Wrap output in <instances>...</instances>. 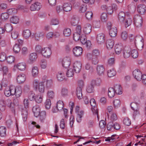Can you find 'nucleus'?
Listing matches in <instances>:
<instances>
[{
  "instance_id": "64",
  "label": "nucleus",
  "mask_w": 146,
  "mask_h": 146,
  "mask_svg": "<svg viewBox=\"0 0 146 146\" xmlns=\"http://www.w3.org/2000/svg\"><path fill=\"white\" fill-rule=\"evenodd\" d=\"M94 87L92 84L88 85L87 87L86 91L89 93L92 92L94 91Z\"/></svg>"
},
{
  "instance_id": "49",
  "label": "nucleus",
  "mask_w": 146,
  "mask_h": 146,
  "mask_svg": "<svg viewBox=\"0 0 146 146\" xmlns=\"http://www.w3.org/2000/svg\"><path fill=\"white\" fill-rule=\"evenodd\" d=\"M132 20L130 18H128L125 19V27L127 28L131 25L132 23Z\"/></svg>"
},
{
  "instance_id": "44",
  "label": "nucleus",
  "mask_w": 146,
  "mask_h": 146,
  "mask_svg": "<svg viewBox=\"0 0 146 146\" xmlns=\"http://www.w3.org/2000/svg\"><path fill=\"white\" fill-rule=\"evenodd\" d=\"M87 9V6L84 4L81 5L79 9V11L80 13H84Z\"/></svg>"
},
{
  "instance_id": "11",
  "label": "nucleus",
  "mask_w": 146,
  "mask_h": 146,
  "mask_svg": "<svg viewBox=\"0 0 146 146\" xmlns=\"http://www.w3.org/2000/svg\"><path fill=\"white\" fill-rule=\"evenodd\" d=\"M81 30V26L79 25L77 26L73 34V36H85V35L82 34Z\"/></svg>"
},
{
  "instance_id": "62",
  "label": "nucleus",
  "mask_w": 146,
  "mask_h": 146,
  "mask_svg": "<svg viewBox=\"0 0 146 146\" xmlns=\"http://www.w3.org/2000/svg\"><path fill=\"white\" fill-rule=\"evenodd\" d=\"M31 34V31L29 30H24L22 33L23 36H30Z\"/></svg>"
},
{
  "instance_id": "58",
  "label": "nucleus",
  "mask_w": 146,
  "mask_h": 146,
  "mask_svg": "<svg viewBox=\"0 0 146 146\" xmlns=\"http://www.w3.org/2000/svg\"><path fill=\"white\" fill-rule=\"evenodd\" d=\"M93 26L96 28H99L101 26V24L100 21L95 20L93 22Z\"/></svg>"
},
{
  "instance_id": "50",
  "label": "nucleus",
  "mask_w": 146,
  "mask_h": 146,
  "mask_svg": "<svg viewBox=\"0 0 146 146\" xmlns=\"http://www.w3.org/2000/svg\"><path fill=\"white\" fill-rule=\"evenodd\" d=\"M70 23L73 26H75L78 23V20L77 17H73L70 20Z\"/></svg>"
},
{
  "instance_id": "21",
  "label": "nucleus",
  "mask_w": 146,
  "mask_h": 146,
  "mask_svg": "<svg viewBox=\"0 0 146 146\" xmlns=\"http://www.w3.org/2000/svg\"><path fill=\"white\" fill-rule=\"evenodd\" d=\"M33 111L34 115L37 117L40 115V107L38 105H36L34 106L33 108Z\"/></svg>"
},
{
  "instance_id": "18",
  "label": "nucleus",
  "mask_w": 146,
  "mask_h": 146,
  "mask_svg": "<svg viewBox=\"0 0 146 146\" xmlns=\"http://www.w3.org/2000/svg\"><path fill=\"white\" fill-rule=\"evenodd\" d=\"M125 14L124 12H120L118 15V22L120 23H124L125 19Z\"/></svg>"
},
{
  "instance_id": "16",
  "label": "nucleus",
  "mask_w": 146,
  "mask_h": 146,
  "mask_svg": "<svg viewBox=\"0 0 146 146\" xmlns=\"http://www.w3.org/2000/svg\"><path fill=\"white\" fill-rule=\"evenodd\" d=\"M72 6L71 4L68 2H66L63 4L62 8L63 10L65 12H68L72 9Z\"/></svg>"
},
{
  "instance_id": "59",
  "label": "nucleus",
  "mask_w": 146,
  "mask_h": 146,
  "mask_svg": "<svg viewBox=\"0 0 146 146\" xmlns=\"http://www.w3.org/2000/svg\"><path fill=\"white\" fill-rule=\"evenodd\" d=\"M36 96L33 91H31L29 92V98L31 101L35 100Z\"/></svg>"
},
{
  "instance_id": "31",
  "label": "nucleus",
  "mask_w": 146,
  "mask_h": 146,
  "mask_svg": "<svg viewBox=\"0 0 146 146\" xmlns=\"http://www.w3.org/2000/svg\"><path fill=\"white\" fill-rule=\"evenodd\" d=\"M82 89L81 88H78L76 89V93L78 98L79 99H80L82 98Z\"/></svg>"
},
{
  "instance_id": "57",
  "label": "nucleus",
  "mask_w": 146,
  "mask_h": 146,
  "mask_svg": "<svg viewBox=\"0 0 146 146\" xmlns=\"http://www.w3.org/2000/svg\"><path fill=\"white\" fill-rule=\"evenodd\" d=\"M50 23L51 25H56L59 24V21L58 19L56 18H52L50 20Z\"/></svg>"
},
{
  "instance_id": "36",
  "label": "nucleus",
  "mask_w": 146,
  "mask_h": 146,
  "mask_svg": "<svg viewBox=\"0 0 146 146\" xmlns=\"http://www.w3.org/2000/svg\"><path fill=\"white\" fill-rule=\"evenodd\" d=\"M15 96L17 98L19 97L21 95L22 90L20 86H17L16 88Z\"/></svg>"
},
{
  "instance_id": "14",
  "label": "nucleus",
  "mask_w": 146,
  "mask_h": 146,
  "mask_svg": "<svg viewBox=\"0 0 146 146\" xmlns=\"http://www.w3.org/2000/svg\"><path fill=\"white\" fill-rule=\"evenodd\" d=\"M82 64L80 61H76L74 64V69L76 73H79L81 69Z\"/></svg>"
},
{
  "instance_id": "42",
  "label": "nucleus",
  "mask_w": 146,
  "mask_h": 146,
  "mask_svg": "<svg viewBox=\"0 0 146 146\" xmlns=\"http://www.w3.org/2000/svg\"><path fill=\"white\" fill-rule=\"evenodd\" d=\"M17 12V9L14 8L9 9L7 11V12L9 15H14Z\"/></svg>"
},
{
  "instance_id": "55",
  "label": "nucleus",
  "mask_w": 146,
  "mask_h": 146,
  "mask_svg": "<svg viewBox=\"0 0 146 146\" xmlns=\"http://www.w3.org/2000/svg\"><path fill=\"white\" fill-rule=\"evenodd\" d=\"M9 15L7 12L2 13L1 15V18L2 20H6L9 18Z\"/></svg>"
},
{
  "instance_id": "7",
  "label": "nucleus",
  "mask_w": 146,
  "mask_h": 146,
  "mask_svg": "<svg viewBox=\"0 0 146 146\" xmlns=\"http://www.w3.org/2000/svg\"><path fill=\"white\" fill-rule=\"evenodd\" d=\"M42 7L40 3L38 2H35L31 5L30 7V9L31 11H38Z\"/></svg>"
},
{
  "instance_id": "13",
  "label": "nucleus",
  "mask_w": 146,
  "mask_h": 146,
  "mask_svg": "<svg viewBox=\"0 0 146 146\" xmlns=\"http://www.w3.org/2000/svg\"><path fill=\"white\" fill-rule=\"evenodd\" d=\"M131 54V49L128 47H125L123 50V55L125 58H128Z\"/></svg>"
},
{
  "instance_id": "8",
  "label": "nucleus",
  "mask_w": 146,
  "mask_h": 146,
  "mask_svg": "<svg viewBox=\"0 0 146 146\" xmlns=\"http://www.w3.org/2000/svg\"><path fill=\"white\" fill-rule=\"evenodd\" d=\"M133 76L137 80H141L142 74L140 70L138 69L135 70L133 71Z\"/></svg>"
},
{
  "instance_id": "3",
  "label": "nucleus",
  "mask_w": 146,
  "mask_h": 146,
  "mask_svg": "<svg viewBox=\"0 0 146 146\" xmlns=\"http://www.w3.org/2000/svg\"><path fill=\"white\" fill-rule=\"evenodd\" d=\"M101 9L103 10H106L108 14L111 15L114 11L117 9V7L115 5L110 6H107L105 5H103L101 6Z\"/></svg>"
},
{
  "instance_id": "47",
  "label": "nucleus",
  "mask_w": 146,
  "mask_h": 146,
  "mask_svg": "<svg viewBox=\"0 0 146 146\" xmlns=\"http://www.w3.org/2000/svg\"><path fill=\"white\" fill-rule=\"evenodd\" d=\"M28 115L27 111V110H23L22 111V115L23 120L24 122L26 121Z\"/></svg>"
},
{
  "instance_id": "20",
  "label": "nucleus",
  "mask_w": 146,
  "mask_h": 146,
  "mask_svg": "<svg viewBox=\"0 0 146 146\" xmlns=\"http://www.w3.org/2000/svg\"><path fill=\"white\" fill-rule=\"evenodd\" d=\"M123 49L122 44H116L115 47V50L116 53L117 54H120Z\"/></svg>"
},
{
  "instance_id": "48",
  "label": "nucleus",
  "mask_w": 146,
  "mask_h": 146,
  "mask_svg": "<svg viewBox=\"0 0 146 146\" xmlns=\"http://www.w3.org/2000/svg\"><path fill=\"white\" fill-rule=\"evenodd\" d=\"M47 96L50 99H53L55 96L54 93L52 90H48L47 92Z\"/></svg>"
},
{
  "instance_id": "39",
  "label": "nucleus",
  "mask_w": 146,
  "mask_h": 146,
  "mask_svg": "<svg viewBox=\"0 0 146 146\" xmlns=\"http://www.w3.org/2000/svg\"><path fill=\"white\" fill-rule=\"evenodd\" d=\"M40 119L42 122H43L46 117V113L44 111H41L40 113Z\"/></svg>"
},
{
  "instance_id": "61",
  "label": "nucleus",
  "mask_w": 146,
  "mask_h": 146,
  "mask_svg": "<svg viewBox=\"0 0 146 146\" xmlns=\"http://www.w3.org/2000/svg\"><path fill=\"white\" fill-rule=\"evenodd\" d=\"M5 31L7 32L11 31L13 29L12 27L10 24H6L5 26Z\"/></svg>"
},
{
  "instance_id": "12",
  "label": "nucleus",
  "mask_w": 146,
  "mask_h": 146,
  "mask_svg": "<svg viewBox=\"0 0 146 146\" xmlns=\"http://www.w3.org/2000/svg\"><path fill=\"white\" fill-rule=\"evenodd\" d=\"M92 27L91 25L88 23L84 25L83 30L84 33V35L89 34L91 31Z\"/></svg>"
},
{
  "instance_id": "23",
  "label": "nucleus",
  "mask_w": 146,
  "mask_h": 146,
  "mask_svg": "<svg viewBox=\"0 0 146 146\" xmlns=\"http://www.w3.org/2000/svg\"><path fill=\"white\" fill-rule=\"evenodd\" d=\"M26 64L24 63H19L14 66L15 68H16L19 70L21 71L24 70L26 68Z\"/></svg>"
},
{
  "instance_id": "46",
  "label": "nucleus",
  "mask_w": 146,
  "mask_h": 146,
  "mask_svg": "<svg viewBox=\"0 0 146 146\" xmlns=\"http://www.w3.org/2000/svg\"><path fill=\"white\" fill-rule=\"evenodd\" d=\"M40 64L41 68L43 69H45L47 66L46 61L44 59L41 60Z\"/></svg>"
},
{
  "instance_id": "30",
  "label": "nucleus",
  "mask_w": 146,
  "mask_h": 146,
  "mask_svg": "<svg viewBox=\"0 0 146 146\" xmlns=\"http://www.w3.org/2000/svg\"><path fill=\"white\" fill-rule=\"evenodd\" d=\"M84 114V112L83 110H81L77 115L76 121L78 123H80L81 122L82 117Z\"/></svg>"
},
{
  "instance_id": "4",
  "label": "nucleus",
  "mask_w": 146,
  "mask_h": 146,
  "mask_svg": "<svg viewBox=\"0 0 146 146\" xmlns=\"http://www.w3.org/2000/svg\"><path fill=\"white\" fill-rule=\"evenodd\" d=\"M64 106L63 102L61 100L58 101L57 103L56 106L55 107H53L52 109V112L54 113L57 112L58 111L62 110Z\"/></svg>"
},
{
  "instance_id": "43",
  "label": "nucleus",
  "mask_w": 146,
  "mask_h": 146,
  "mask_svg": "<svg viewBox=\"0 0 146 146\" xmlns=\"http://www.w3.org/2000/svg\"><path fill=\"white\" fill-rule=\"evenodd\" d=\"M116 74V72L113 69L110 70L108 71L107 75L109 77H112Z\"/></svg>"
},
{
  "instance_id": "26",
  "label": "nucleus",
  "mask_w": 146,
  "mask_h": 146,
  "mask_svg": "<svg viewBox=\"0 0 146 146\" xmlns=\"http://www.w3.org/2000/svg\"><path fill=\"white\" fill-rule=\"evenodd\" d=\"M9 68L7 66H3L1 71H3V75L4 76H5L7 75L8 78L11 77V73L9 72Z\"/></svg>"
},
{
  "instance_id": "51",
  "label": "nucleus",
  "mask_w": 146,
  "mask_h": 146,
  "mask_svg": "<svg viewBox=\"0 0 146 146\" xmlns=\"http://www.w3.org/2000/svg\"><path fill=\"white\" fill-rule=\"evenodd\" d=\"M5 109V104L4 100H0V110L1 111H4Z\"/></svg>"
},
{
  "instance_id": "41",
  "label": "nucleus",
  "mask_w": 146,
  "mask_h": 146,
  "mask_svg": "<svg viewBox=\"0 0 146 146\" xmlns=\"http://www.w3.org/2000/svg\"><path fill=\"white\" fill-rule=\"evenodd\" d=\"M71 33V29L68 28H65L63 31V35L65 36H69Z\"/></svg>"
},
{
  "instance_id": "37",
  "label": "nucleus",
  "mask_w": 146,
  "mask_h": 146,
  "mask_svg": "<svg viewBox=\"0 0 146 146\" xmlns=\"http://www.w3.org/2000/svg\"><path fill=\"white\" fill-rule=\"evenodd\" d=\"M19 18L17 16H13L10 19V21L11 23L17 24L19 22Z\"/></svg>"
},
{
  "instance_id": "54",
  "label": "nucleus",
  "mask_w": 146,
  "mask_h": 146,
  "mask_svg": "<svg viewBox=\"0 0 146 146\" xmlns=\"http://www.w3.org/2000/svg\"><path fill=\"white\" fill-rule=\"evenodd\" d=\"M60 36V33L58 32H50L47 33L46 36Z\"/></svg>"
},
{
  "instance_id": "10",
  "label": "nucleus",
  "mask_w": 146,
  "mask_h": 146,
  "mask_svg": "<svg viewBox=\"0 0 146 146\" xmlns=\"http://www.w3.org/2000/svg\"><path fill=\"white\" fill-rule=\"evenodd\" d=\"M137 11L141 14H144L146 10V6L143 4H140L137 5Z\"/></svg>"
},
{
  "instance_id": "29",
  "label": "nucleus",
  "mask_w": 146,
  "mask_h": 146,
  "mask_svg": "<svg viewBox=\"0 0 146 146\" xmlns=\"http://www.w3.org/2000/svg\"><path fill=\"white\" fill-rule=\"evenodd\" d=\"M109 33L110 36H116L117 33V29L115 27H112L110 29Z\"/></svg>"
},
{
  "instance_id": "15",
  "label": "nucleus",
  "mask_w": 146,
  "mask_h": 146,
  "mask_svg": "<svg viewBox=\"0 0 146 146\" xmlns=\"http://www.w3.org/2000/svg\"><path fill=\"white\" fill-rule=\"evenodd\" d=\"M91 56L92 55L90 53L87 54V57L91 62L94 65L97 64L99 61L98 57L92 56V57L91 58Z\"/></svg>"
},
{
  "instance_id": "19",
  "label": "nucleus",
  "mask_w": 146,
  "mask_h": 146,
  "mask_svg": "<svg viewBox=\"0 0 146 146\" xmlns=\"http://www.w3.org/2000/svg\"><path fill=\"white\" fill-rule=\"evenodd\" d=\"M37 57V55L35 53H32L30 54L28 60L29 62L32 64L35 62Z\"/></svg>"
},
{
  "instance_id": "1",
  "label": "nucleus",
  "mask_w": 146,
  "mask_h": 146,
  "mask_svg": "<svg viewBox=\"0 0 146 146\" xmlns=\"http://www.w3.org/2000/svg\"><path fill=\"white\" fill-rule=\"evenodd\" d=\"M44 83L43 82H40L37 79L34 80L33 82V85L34 88L40 94L43 93L44 92L45 86Z\"/></svg>"
},
{
  "instance_id": "32",
  "label": "nucleus",
  "mask_w": 146,
  "mask_h": 146,
  "mask_svg": "<svg viewBox=\"0 0 146 146\" xmlns=\"http://www.w3.org/2000/svg\"><path fill=\"white\" fill-rule=\"evenodd\" d=\"M57 78L58 80L60 81H63L65 78L64 74L62 72H58L57 74Z\"/></svg>"
},
{
  "instance_id": "33",
  "label": "nucleus",
  "mask_w": 146,
  "mask_h": 146,
  "mask_svg": "<svg viewBox=\"0 0 146 146\" xmlns=\"http://www.w3.org/2000/svg\"><path fill=\"white\" fill-rule=\"evenodd\" d=\"M38 74V70L36 66L33 67L32 70V76L35 77H37Z\"/></svg>"
},
{
  "instance_id": "9",
  "label": "nucleus",
  "mask_w": 146,
  "mask_h": 146,
  "mask_svg": "<svg viewBox=\"0 0 146 146\" xmlns=\"http://www.w3.org/2000/svg\"><path fill=\"white\" fill-rule=\"evenodd\" d=\"M73 51L74 56L78 57L80 56L82 54V49L80 46H76L74 48Z\"/></svg>"
},
{
  "instance_id": "35",
  "label": "nucleus",
  "mask_w": 146,
  "mask_h": 146,
  "mask_svg": "<svg viewBox=\"0 0 146 146\" xmlns=\"http://www.w3.org/2000/svg\"><path fill=\"white\" fill-rule=\"evenodd\" d=\"M108 94L109 97L111 98L114 96L115 94V92L113 88L110 87L109 88Z\"/></svg>"
},
{
  "instance_id": "17",
  "label": "nucleus",
  "mask_w": 146,
  "mask_h": 146,
  "mask_svg": "<svg viewBox=\"0 0 146 146\" xmlns=\"http://www.w3.org/2000/svg\"><path fill=\"white\" fill-rule=\"evenodd\" d=\"M106 44L107 48L108 50L111 49L114 44L113 40L111 38L108 39L106 40Z\"/></svg>"
},
{
  "instance_id": "38",
  "label": "nucleus",
  "mask_w": 146,
  "mask_h": 146,
  "mask_svg": "<svg viewBox=\"0 0 146 146\" xmlns=\"http://www.w3.org/2000/svg\"><path fill=\"white\" fill-rule=\"evenodd\" d=\"M100 19L102 22H106L107 20V15L106 13L103 12L100 15Z\"/></svg>"
},
{
  "instance_id": "45",
  "label": "nucleus",
  "mask_w": 146,
  "mask_h": 146,
  "mask_svg": "<svg viewBox=\"0 0 146 146\" xmlns=\"http://www.w3.org/2000/svg\"><path fill=\"white\" fill-rule=\"evenodd\" d=\"M144 45V39L142 38L140 42L137 44V48L139 50H141L143 48Z\"/></svg>"
},
{
  "instance_id": "52",
  "label": "nucleus",
  "mask_w": 146,
  "mask_h": 146,
  "mask_svg": "<svg viewBox=\"0 0 146 146\" xmlns=\"http://www.w3.org/2000/svg\"><path fill=\"white\" fill-rule=\"evenodd\" d=\"M74 74V72L72 68L68 69L66 72V75L68 77H72Z\"/></svg>"
},
{
  "instance_id": "27",
  "label": "nucleus",
  "mask_w": 146,
  "mask_h": 146,
  "mask_svg": "<svg viewBox=\"0 0 146 146\" xmlns=\"http://www.w3.org/2000/svg\"><path fill=\"white\" fill-rule=\"evenodd\" d=\"M26 76L24 74H19L17 77V81L19 84L23 82L25 80Z\"/></svg>"
},
{
  "instance_id": "34",
  "label": "nucleus",
  "mask_w": 146,
  "mask_h": 146,
  "mask_svg": "<svg viewBox=\"0 0 146 146\" xmlns=\"http://www.w3.org/2000/svg\"><path fill=\"white\" fill-rule=\"evenodd\" d=\"M6 104L7 106L10 108L12 111H14L15 106L13 104L10 100H8L6 101Z\"/></svg>"
},
{
  "instance_id": "53",
  "label": "nucleus",
  "mask_w": 146,
  "mask_h": 146,
  "mask_svg": "<svg viewBox=\"0 0 146 146\" xmlns=\"http://www.w3.org/2000/svg\"><path fill=\"white\" fill-rule=\"evenodd\" d=\"M13 49L15 52L18 53L21 50L20 45L17 44H15L13 47Z\"/></svg>"
},
{
  "instance_id": "5",
  "label": "nucleus",
  "mask_w": 146,
  "mask_h": 146,
  "mask_svg": "<svg viewBox=\"0 0 146 146\" xmlns=\"http://www.w3.org/2000/svg\"><path fill=\"white\" fill-rule=\"evenodd\" d=\"M42 55L44 57L49 58L52 54L51 49L49 47H46L42 48L41 52Z\"/></svg>"
},
{
  "instance_id": "24",
  "label": "nucleus",
  "mask_w": 146,
  "mask_h": 146,
  "mask_svg": "<svg viewBox=\"0 0 146 146\" xmlns=\"http://www.w3.org/2000/svg\"><path fill=\"white\" fill-rule=\"evenodd\" d=\"M97 71L100 76L103 75L104 74L105 69L102 65H98L97 67Z\"/></svg>"
},
{
  "instance_id": "22",
  "label": "nucleus",
  "mask_w": 146,
  "mask_h": 146,
  "mask_svg": "<svg viewBox=\"0 0 146 146\" xmlns=\"http://www.w3.org/2000/svg\"><path fill=\"white\" fill-rule=\"evenodd\" d=\"M70 64V60L69 58H64L62 61V65L63 67L67 68L69 67Z\"/></svg>"
},
{
  "instance_id": "2",
  "label": "nucleus",
  "mask_w": 146,
  "mask_h": 146,
  "mask_svg": "<svg viewBox=\"0 0 146 146\" xmlns=\"http://www.w3.org/2000/svg\"><path fill=\"white\" fill-rule=\"evenodd\" d=\"M133 21L134 25L136 28L141 27L142 26L143 20L141 16L138 15H135L134 17Z\"/></svg>"
},
{
  "instance_id": "6",
  "label": "nucleus",
  "mask_w": 146,
  "mask_h": 146,
  "mask_svg": "<svg viewBox=\"0 0 146 146\" xmlns=\"http://www.w3.org/2000/svg\"><path fill=\"white\" fill-rule=\"evenodd\" d=\"M131 107L134 111L133 115L135 116L139 113V105L137 103L133 102L131 104Z\"/></svg>"
},
{
  "instance_id": "56",
  "label": "nucleus",
  "mask_w": 146,
  "mask_h": 146,
  "mask_svg": "<svg viewBox=\"0 0 146 146\" xmlns=\"http://www.w3.org/2000/svg\"><path fill=\"white\" fill-rule=\"evenodd\" d=\"M113 104L115 108H117L120 106V101L119 99H115L113 101Z\"/></svg>"
},
{
  "instance_id": "40",
  "label": "nucleus",
  "mask_w": 146,
  "mask_h": 146,
  "mask_svg": "<svg viewBox=\"0 0 146 146\" xmlns=\"http://www.w3.org/2000/svg\"><path fill=\"white\" fill-rule=\"evenodd\" d=\"M6 128L3 126L0 127V136L1 137H4L6 135Z\"/></svg>"
},
{
  "instance_id": "63",
  "label": "nucleus",
  "mask_w": 146,
  "mask_h": 146,
  "mask_svg": "<svg viewBox=\"0 0 146 146\" xmlns=\"http://www.w3.org/2000/svg\"><path fill=\"white\" fill-rule=\"evenodd\" d=\"M93 15V13L91 11H87L85 13L86 17L89 20L91 19Z\"/></svg>"
},
{
  "instance_id": "28",
  "label": "nucleus",
  "mask_w": 146,
  "mask_h": 146,
  "mask_svg": "<svg viewBox=\"0 0 146 146\" xmlns=\"http://www.w3.org/2000/svg\"><path fill=\"white\" fill-rule=\"evenodd\" d=\"M43 98V95L40 93H39L36 95L35 100L36 102L37 103H41L42 101Z\"/></svg>"
},
{
  "instance_id": "25",
  "label": "nucleus",
  "mask_w": 146,
  "mask_h": 146,
  "mask_svg": "<svg viewBox=\"0 0 146 146\" xmlns=\"http://www.w3.org/2000/svg\"><path fill=\"white\" fill-rule=\"evenodd\" d=\"M113 89L116 94L120 95L122 94V88L120 85L116 84L115 85Z\"/></svg>"
},
{
  "instance_id": "60",
  "label": "nucleus",
  "mask_w": 146,
  "mask_h": 146,
  "mask_svg": "<svg viewBox=\"0 0 146 146\" xmlns=\"http://www.w3.org/2000/svg\"><path fill=\"white\" fill-rule=\"evenodd\" d=\"M51 105V100L50 99L46 100L45 103V105L46 108L47 109H49L50 108Z\"/></svg>"
}]
</instances>
